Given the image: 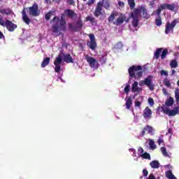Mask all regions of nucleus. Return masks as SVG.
<instances>
[{
  "label": "nucleus",
  "instance_id": "1",
  "mask_svg": "<svg viewBox=\"0 0 179 179\" xmlns=\"http://www.w3.org/2000/svg\"><path fill=\"white\" fill-rule=\"evenodd\" d=\"M65 16L73 19V17H76L78 14L73 10L66 9L64 13L62 14L60 18L58 16H55L50 20V23H52V31L57 37V36H61V32L59 31H66V20H65Z\"/></svg>",
  "mask_w": 179,
  "mask_h": 179
},
{
  "label": "nucleus",
  "instance_id": "2",
  "mask_svg": "<svg viewBox=\"0 0 179 179\" xmlns=\"http://www.w3.org/2000/svg\"><path fill=\"white\" fill-rule=\"evenodd\" d=\"M128 71L130 78L136 79V78H142V76H143L142 66H131Z\"/></svg>",
  "mask_w": 179,
  "mask_h": 179
},
{
  "label": "nucleus",
  "instance_id": "3",
  "mask_svg": "<svg viewBox=\"0 0 179 179\" xmlns=\"http://www.w3.org/2000/svg\"><path fill=\"white\" fill-rule=\"evenodd\" d=\"M163 113L166 114V115H169V117H174L177 115V113H179V107H175L173 109L170 110V108H166L165 106L162 107Z\"/></svg>",
  "mask_w": 179,
  "mask_h": 179
},
{
  "label": "nucleus",
  "instance_id": "4",
  "mask_svg": "<svg viewBox=\"0 0 179 179\" xmlns=\"http://www.w3.org/2000/svg\"><path fill=\"white\" fill-rule=\"evenodd\" d=\"M27 10L29 11V16H40V12L38 11V4L34 3L32 6L27 8Z\"/></svg>",
  "mask_w": 179,
  "mask_h": 179
},
{
  "label": "nucleus",
  "instance_id": "5",
  "mask_svg": "<svg viewBox=\"0 0 179 179\" xmlns=\"http://www.w3.org/2000/svg\"><path fill=\"white\" fill-rule=\"evenodd\" d=\"M90 41L87 43V47L90 48L92 51H94L97 48V43H96V38L94 37V34H91L89 35Z\"/></svg>",
  "mask_w": 179,
  "mask_h": 179
},
{
  "label": "nucleus",
  "instance_id": "6",
  "mask_svg": "<svg viewBox=\"0 0 179 179\" xmlns=\"http://www.w3.org/2000/svg\"><path fill=\"white\" fill-rule=\"evenodd\" d=\"M3 27H6L8 31H15V29H17V24L12 22V21L9 20H6L3 22V25H1Z\"/></svg>",
  "mask_w": 179,
  "mask_h": 179
},
{
  "label": "nucleus",
  "instance_id": "7",
  "mask_svg": "<svg viewBox=\"0 0 179 179\" xmlns=\"http://www.w3.org/2000/svg\"><path fill=\"white\" fill-rule=\"evenodd\" d=\"M69 27L74 31H80V30H82V27H83V21L80 19L76 22L74 26L72 24H69Z\"/></svg>",
  "mask_w": 179,
  "mask_h": 179
},
{
  "label": "nucleus",
  "instance_id": "8",
  "mask_svg": "<svg viewBox=\"0 0 179 179\" xmlns=\"http://www.w3.org/2000/svg\"><path fill=\"white\" fill-rule=\"evenodd\" d=\"M85 59L91 68H99L100 66V64H99V62L96 61L93 57L86 55Z\"/></svg>",
  "mask_w": 179,
  "mask_h": 179
},
{
  "label": "nucleus",
  "instance_id": "9",
  "mask_svg": "<svg viewBox=\"0 0 179 179\" xmlns=\"http://www.w3.org/2000/svg\"><path fill=\"white\" fill-rule=\"evenodd\" d=\"M124 22H129V20H127L125 14H120L116 20L113 22V24H115V26H120V24H122Z\"/></svg>",
  "mask_w": 179,
  "mask_h": 179
},
{
  "label": "nucleus",
  "instance_id": "10",
  "mask_svg": "<svg viewBox=\"0 0 179 179\" xmlns=\"http://www.w3.org/2000/svg\"><path fill=\"white\" fill-rule=\"evenodd\" d=\"M177 24V20H173L171 23L167 22L165 28V34H169L170 31H173L174 27Z\"/></svg>",
  "mask_w": 179,
  "mask_h": 179
},
{
  "label": "nucleus",
  "instance_id": "11",
  "mask_svg": "<svg viewBox=\"0 0 179 179\" xmlns=\"http://www.w3.org/2000/svg\"><path fill=\"white\" fill-rule=\"evenodd\" d=\"M102 7L103 3H101V1L98 2L94 12V15L95 16V17H99L100 15H103V13L101 12V10H103Z\"/></svg>",
  "mask_w": 179,
  "mask_h": 179
},
{
  "label": "nucleus",
  "instance_id": "12",
  "mask_svg": "<svg viewBox=\"0 0 179 179\" xmlns=\"http://www.w3.org/2000/svg\"><path fill=\"white\" fill-rule=\"evenodd\" d=\"M153 78V76H148V78H145L143 80V83L145 86H148V87L150 89V90H153L155 85L152 83V78Z\"/></svg>",
  "mask_w": 179,
  "mask_h": 179
},
{
  "label": "nucleus",
  "instance_id": "13",
  "mask_svg": "<svg viewBox=\"0 0 179 179\" xmlns=\"http://www.w3.org/2000/svg\"><path fill=\"white\" fill-rule=\"evenodd\" d=\"M146 131H148V134H150V135H153V132L155 129H153V127L152 126L147 124L141 131V136H145V134H146Z\"/></svg>",
  "mask_w": 179,
  "mask_h": 179
},
{
  "label": "nucleus",
  "instance_id": "14",
  "mask_svg": "<svg viewBox=\"0 0 179 179\" xmlns=\"http://www.w3.org/2000/svg\"><path fill=\"white\" fill-rule=\"evenodd\" d=\"M130 17L132 19H139L141 17V7L134 8L131 13Z\"/></svg>",
  "mask_w": 179,
  "mask_h": 179
},
{
  "label": "nucleus",
  "instance_id": "15",
  "mask_svg": "<svg viewBox=\"0 0 179 179\" xmlns=\"http://www.w3.org/2000/svg\"><path fill=\"white\" fill-rule=\"evenodd\" d=\"M143 116L145 120H150L152 118V109L147 106L143 110Z\"/></svg>",
  "mask_w": 179,
  "mask_h": 179
},
{
  "label": "nucleus",
  "instance_id": "16",
  "mask_svg": "<svg viewBox=\"0 0 179 179\" xmlns=\"http://www.w3.org/2000/svg\"><path fill=\"white\" fill-rule=\"evenodd\" d=\"M22 17L23 22H24L28 26L30 24V23H31V19H30L26 13V8H24L22 11Z\"/></svg>",
  "mask_w": 179,
  "mask_h": 179
},
{
  "label": "nucleus",
  "instance_id": "17",
  "mask_svg": "<svg viewBox=\"0 0 179 179\" xmlns=\"http://www.w3.org/2000/svg\"><path fill=\"white\" fill-rule=\"evenodd\" d=\"M159 6L161 7V9L162 10H164V9H168V10H174V9H176V4L174 3L170 4L166 3L164 4H161Z\"/></svg>",
  "mask_w": 179,
  "mask_h": 179
},
{
  "label": "nucleus",
  "instance_id": "18",
  "mask_svg": "<svg viewBox=\"0 0 179 179\" xmlns=\"http://www.w3.org/2000/svg\"><path fill=\"white\" fill-rule=\"evenodd\" d=\"M140 12L141 13H142L143 17H144V19H149V17H150V15H149V13H148V10L145 6H140Z\"/></svg>",
  "mask_w": 179,
  "mask_h": 179
},
{
  "label": "nucleus",
  "instance_id": "19",
  "mask_svg": "<svg viewBox=\"0 0 179 179\" xmlns=\"http://www.w3.org/2000/svg\"><path fill=\"white\" fill-rule=\"evenodd\" d=\"M131 92L132 93H139V92H142V88L138 87V82L134 81V83L131 85Z\"/></svg>",
  "mask_w": 179,
  "mask_h": 179
},
{
  "label": "nucleus",
  "instance_id": "20",
  "mask_svg": "<svg viewBox=\"0 0 179 179\" xmlns=\"http://www.w3.org/2000/svg\"><path fill=\"white\" fill-rule=\"evenodd\" d=\"M0 13L3 15L9 16V15H12V9L9 8L0 9Z\"/></svg>",
  "mask_w": 179,
  "mask_h": 179
},
{
  "label": "nucleus",
  "instance_id": "21",
  "mask_svg": "<svg viewBox=\"0 0 179 179\" xmlns=\"http://www.w3.org/2000/svg\"><path fill=\"white\" fill-rule=\"evenodd\" d=\"M117 16H118V12L117 11L112 12L108 18L109 23H112V22H114V20H115V17H117Z\"/></svg>",
  "mask_w": 179,
  "mask_h": 179
},
{
  "label": "nucleus",
  "instance_id": "22",
  "mask_svg": "<svg viewBox=\"0 0 179 179\" xmlns=\"http://www.w3.org/2000/svg\"><path fill=\"white\" fill-rule=\"evenodd\" d=\"M63 59L66 64H73V59H72V57L69 54L65 55Z\"/></svg>",
  "mask_w": 179,
  "mask_h": 179
},
{
  "label": "nucleus",
  "instance_id": "23",
  "mask_svg": "<svg viewBox=\"0 0 179 179\" xmlns=\"http://www.w3.org/2000/svg\"><path fill=\"white\" fill-rule=\"evenodd\" d=\"M173 104H174V98L170 96L168 99L166 100L165 106H166V107H171Z\"/></svg>",
  "mask_w": 179,
  "mask_h": 179
},
{
  "label": "nucleus",
  "instance_id": "24",
  "mask_svg": "<svg viewBox=\"0 0 179 179\" xmlns=\"http://www.w3.org/2000/svg\"><path fill=\"white\" fill-rule=\"evenodd\" d=\"M150 166L152 169H159V167H160V163L159 161L154 160L150 163Z\"/></svg>",
  "mask_w": 179,
  "mask_h": 179
},
{
  "label": "nucleus",
  "instance_id": "25",
  "mask_svg": "<svg viewBox=\"0 0 179 179\" xmlns=\"http://www.w3.org/2000/svg\"><path fill=\"white\" fill-rule=\"evenodd\" d=\"M86 20L87 22H90L92 26H96V24H97V21H96V18L92 16L87 17Z\"/></svg>",
  "mask_w": 179,
  "mask_h": 179
},
{
  "label": "nucleus",
  "instance_id": "26",
  "mask_svg": "<svg viewBox=\"0 0 179 179\" xmlns=\"http://www.w3.org/2000/svg\"><path fill=\"white\" fill-rule=\"evenodd\" d=\"M51 58L50 57H45L43 59V61L41 63V68H45V66H47V65H48V64H50V61Z\"/></svg>",
  "mask_w": 179,
  "mask_h": 179
},
{
  "label": "nucleus",
  "instance_id": "27",
  "mask_svg": "<svg viewBox=\"0 0 179 179\" xmlns=\"http://www.w3.org/2000/svg\"><path fill=\"white\" fill-rule=\"evenodd\" d=\"M162 51H163V48H157L154 54V59H159L160 57V54H162Z\"/></svg>",
  "mask_w": 179,
  "mask_h": 179
},
{
  "label": "nucleus",
  "instance_id": "28",
  "mask_svg": "<svg viewBox=\"0 0 179 179\" xmlns=\"http://www.w3.org/2000/svg\"><path fill=\"white\" fill-rule=\"evenodd\" d=\"M166 177L169 179H177V178L173 174V171H167L165 173Z\"/></svg>",
  "mask_w": 179,
  "mask_h": 179
},
{
  "label": "nucleus",
  "instance_id": "29",
  "mask_svg": "<svg viewBox=\"0 0 179 179\" xmlns=\"http://www.w3.org/2000/svg\"><path fill=\"white\" fill-rule=\"evenodd\" d=\"M131 106H132V98L129 96L126 101V108H127V110H129Z\"/></svg>",
  "mask_w": 179,
  "mask_h": 179
},
{
  "label": "nucleus",
  "instance_id": "30",
  "mask_svg": "<svg viewBox=\"0 0 179 179\" xmlns=\"http://www.w3.org/2000/svg\"><path fill=\"white\" fill-rule=\"evenodd\" d=\"M102 3V6L103 5V7L105 8V9L109 10L110 9V2L108 1V0H102V1H101Z\"/></svg>",
  "mask_w": 179,
  "mask_h": 179
},
{
  "label": "nucleus",
  "instance_id": "31",
  "mask_svg": "<svg viewBox=\"0 0 179 179\" xmlns=\"http://www.w3.org/2000/svg\"><path fill=\"white\" fill-rule=\"evenodd\" d=\"M62 63V56L59 55L55 58V60L54 62V65H57Z\"/></svg>",
  "mask_w": 179,
  "mask_h": 179
},
{
  "label": "nucleus",
  "instance_id": "32",
  "mask_svg": "<svg viewBox=\"0 0 179 179\" xmlns=\"http://www.w3.org/2000/svg\"><path fill=\"white\" fill-rule=\"evenodd\" d=\"M163 84L166 87H171V83H170V80H169V78H167L164 79Z\"/></svg>",
  "mask_w": 179,
  "mask_h": 179
},
{
  "label": "nucleus",
  "instance_id": "33",
  "mask_svg": "<svg viewBox=\"0 0 179 179\" xmlns=\"http://www.w3.org/2000/svg\"><path fill=\"white\" fill-rule=\"evenodd\" d=\"M131 24L133 27H138V26L139 25V18H133Z\"/></svg>",
  "mask_w": 179,
  "mask_h": 179
},
{
  "label": "nucleus",
  "instance_id": "34",
  "mask_svg": "<svg viewBox=\"0 0 179 179\" xmlns=\"http://www.w3.org/2000/svg\"><path fill=\"white\" fill-rule=\"evenodd\" d=\"M140 157H143V159H145L147 160H150V154L148 153L147 152L141 155Z\"/></svg>",
  "mask_w": 179,
  "mask_h": 179
},
{
  "label": "nucleus",
  "instance_id": "35",
  "mask_svg": "<svg viewBox=\"0 0 179 179\" xmlns=\"http://www.w3.org/2000/svg\"><path fill=\"white\" fill-rule=\"evenodd\" d=\"M170 66L171 68H177V66H178V63L177 62V60L173 59L171 61Z\"/></svg>",
  "mask_w": 179,
  "mask_h": 179
},
{
  "label": "nucleus",
  "instance_id": "36",
  "mask_svg": "<svg viewBox=\"0 0 179 179\" xmlns=\"http://www.w3.org/2000/svg\"><path fill=\"white\" fill-rule=\"evenodd\" d=\"M167 54H169V50L167 49H164L161 55V58L162 59H164V58H166V57H167Z\"/></svg>",
  "mask_w": 179,
  "mask_h": 179
},
{
  "label": "nucleus",
  "instance_id": "37",
  "mask_svg": "<svg viewBox=\"0 0 179 179\" xmlns=\"http://www.w3.org/2000/svg\"><path fill=\"white\" fill-rule=\"evenodd\" d=\"M127 2L130 6V9H134L135 8V0H127Z\"/></svg>",
  "mask_w": 179,
  "mask_h": 179
},
{
  "label": "nucleus",
  "instance_id": "38",
  "mask_svg": "<svg viewBox=\"0 0 179 179\" xmlns=\"http://www.w3.org/2000/svg\"><path fill=\"white\" fill-rule=\"evenodd\" d=\"M106 61H107V55H103L101 57H99V62L101 64H106Z\"/></svg>",
  "mask_w": 179,
  "mask_h": 179
},
{
  "label": "nucleus",
  "instance_id": "39",
  "mask_svg": "<svg viewBox=\"0 0 179 179\" xmlns=\"http://www.w3.org/2000/svg\"><path fill=\"white\" fill-rule=\"evenodd\" d=\"M53 13L52 11H49L48 13L45 15V20H50L51 19V17L52 16Z\"/></svg>",
  "mask_w": 179,
  "mask_h": 179
},
{
  "label": "nucleus",
  "instance_id": "40",
  "mask_svg": "<svg viewBox=\"0 0 179 179\" xmlns=\"http://www.w3.org/2000/svg\"><path fill=\"white\" fill-rule=\"evenodd\" d=\"M148 144H149L150 149H152V150L156 149V145H155V141L150 140Z\"/></svg>",
  "mask_w": 179,
  "mask_h": 179
},
{
  "label": "nucleus",
  "instance_id": "41",
  "mask_svg": "<svg viewBox=\"0 0 179 179\" xmlns=\"http://www.w3.org/2000/svg\"><path fill=\"white\" fill-rule=\"evenodd\" d=\"M155 24L156 26L160 27L162 24V17H159V18L155 19Z\"/></svg>",
  "mask_w": 179,
  "mask_h": 179
},
{
  "label": "nucleus",
  "instance_id": "42",
  "mask_svg": "<svg viewBox=\"0 0 179 179\" xmlns=\"http://www.w3.org/2000/svg\"><path fill=\"white\" fill-rule=\"evenodd\" d=\"M175 99L176 103H179V89H176L175 91Z\"/></svg>",
  "mask_w": 179,
  "mask_h": 179
},
{
  "label": "nucleus",
  "instance_id": "43",
  "mask_svg": "<svg viewBox=\"0 0 179 179\" xmlns=\"http://www.w3.org/2000/svg\"><path fill=\"white\" fill-rule=\"evenodd\" d=\"M161 152L164 156H169V153L167 152V150H166V148L162 147L161 148Z\"/></svg>",
  "mask_w": 179,
  "mask_h": 179
},
{
  "label": "nucleus",
  "instance_id": "44",
  "mask_svg": "<svg viewBox=\"0 0 179 179\" xmlns=\"http://www.w3.org/2000/svg\"><path fill=\"white\" fill-rule=\"evenodd\" d=\"M55 72L59 73V72H61V66L59 64H55Z\"/></svg>",
  "mask_w": 179,
  "mask_h": 179
},
{
  "label": "nucleus",
  "instance_id": "45",
  "mask_svg": "<svg viewBox=\"0 0 179 179\" xmlns=\"http://www.w3.org/2000/svg\"><path fill=\"white\" fill-rule=\"evenodd\" d=\"M124 90V93H126V94H129V91L131 90V85H126Z\"/></svg>",
  "mask_w": 179,
  "mask_h": 179
},
{
  "label": "nucleus",
  "instance_id": "46",
  "mask_svg": "<svg viewBox=\"0 0 179 179\" xmlns=\"http://www.w3.org/2000/svg\"><path fill=\"white\" fill-rule=\"evenodd\" d=\"M162 10H163L162 9V8L160 7V6L158 7V8L156 10V13L157 15L159 16V17H160V13H162Z\"/></svg>",
  "mask_w": 179,
  "mask_h": 179
},
{
  "label": "nucleus",
  "instance_id": "47",
  "mask_svg": "<svg viewBox=\"0 0 179 179\" xmlns=\"http://www.w3.org/2000/svg\"><path fill=\"white\" fill-rule=\"evenodd\" d=\"M142 105V102L139 101H136L134 102V106L135 107H138V108H141V106Z\"/></svg>",
  "mask_w": 179,
  "mask_h": 179
},
{
  "label": "nucleus",
  "instance_id": "48",
  "mask_svg": "<svg viewBox=\"0 0 179 179\" xmlns=\"http://www.w3.org/2000/svg\"><path fill=\"white\" fill-rule=\"evenodd\" d=\"M143 152H144L143 148H142V147H139L138 149V155H140V156L141 155H143Z\"/></svg>",
  "mask_w": 179,
  "mask_h": 179
},
{
  "label": "nucleus",
  "instance_id": "49",
  "mask_svg": "<svg viewBox=\"0 0 179 179\" xmlns=\"http://www.w3.org/2000/svg\"><path fill=\"white\" fill-rule=\"evenodd\" d=\"M160 73H161L162 76H163V75L164 76H169V73L164 70H162Z\"/></svg>",
  "mask_w": 179,
  "mask_h": 179
},
{
  "label": "nucleus",
  "instance_id": "50",
  "mask_svg": "<svg viewBox=\"0 0 179 179\" xmlns=\"http://www.w3.org/2000/svg\"><path fill=\"white\" fill-rule=\"evenodd\" d=\"M148 103L150 106H153V104H155V101H153V98H149Z\"/></svg>",
  "mask_w": 179,
  "mask_h": 179
},
{
  "label": "nucleus",
  "instance_id": "51",
  "mask_svg": "<svg viewBox=\"0 0 179 179\" xmlns=\"http://www.w3.org/2000/svg\"><path fill=\"white\" fill-rule=\"evenodd\" d=\"M143 174L144 177H148V174H149V172L146 169L143 170Z\"/></svg>",
  "mask_w": 179,
  "mask_h": 179
},
{
  "label": "nucleus",
  "instance_id": "52",
  "mask_svg": "<svg viewBox=\"0 0 179 179\" xmlns=\"http://www.w3.org/2000/svg\"><path fill=\"white\" fill-rule=\"evenodd\" d=\"M94 2H95V0H88L87 5H88V6H90V5H93Z\"/></svg>",
  "mask_w": 179,
  "mask_h": 179
},
{
  "label": "nucleus",
  "instance_id": "53",
  "mask_svg": "<svg viewBox=\"0 0 179 179\" xmlns=\"http://www.w3.org/2000/svg\"><path fill=\"white\" fill-rule=\"evenodd\" d=\"M147 179H156V177L155 175H153V173H150Z\"/></svg>",
  "mask_w": 179,
  "mask_h": 179
},
{
  "label": "nucleus",
  "instance_id": "54",
  "mask_svg": "<svg viewBox=\"0 0 179 179\" xmlns=\"http://www.w3.org/2000/svg\"><path fill=\"white\" fill-rule=\"evenodd\" d=\"M69 5H75V1L73 0H67Z\"/></svg>",
  "mask_w": 179,
  "mask_h": 179
},
{
  "label": "nucleus",
  "instance_id": "55",
  "mask_svg": "<svg viewBox=\"0 0 179 179\" xmlns=\"http://www.w3.org/2000/svg\"><path fill=\"white\" fill-rule=\"evenodd\" d=\"M158 144L159 145H162V143H163L164 142V141H163V139H161L160 138L158 139L157 141Z\"/></svg>",
  "mask_w": 179,
  "mask_h": 179
},
{
  "label": "nucleus",
  "instance_id": "56",
  "mask_svg": "<svg viewBox=\"0 0 179 179\" xmlns=\"http://www.w3.org/2000/svg\"><path fill=\"white\" fill-rule=\"evenodd\" d=\"M2 38H5V36H3V33L0 31V40H2Z\"/></svg>",
  "mask_w": 179,
  "mask_h": 179
},
{
  "label": "nucleus",
  "instance_id": "57",
  "mask_svg": "<svg viewBox=\"0 0 179 179\" xmlns=\"http://www.w3.org/2000/svg\"><path fill=\"white\" fill-rule=\"evenodd\" d=\"M168 134H170L171 135H173V129L169 128L168 129Z\"/></svg>",
  "mask_w": 179,
  "mask_h": 179
},
{
  "label": "nucleus",
  "instance_id": "58",
  "mask_svg": "<svg viewBox=\"0 0 179 179\" xmlns=\"http://www.w3.org/2000/svg\"><path fill=\"white\" fill-rule=\"evenodd\" d=\"M119 6H124V3L123 1H118Z\"/></svg>",
  "mask_w": 179,
  "mask_h": 179
},
{
  "label": "nucleus",
  "instance_id": "59",
  "mask_svg": "<svg viewBox=\"0 0 179 179\" xmlns=\"http://www.w3.org/2000/svg\"><path fill=\"white\" fill-rule=\"evenodd\" d=\"M4 22L5 21L3 20L2 17H0V24H1V26H3V22Z\"/></svg>",
  "mask_w": 179,
  "mask_h": 179
},
{
  "label": "nucleus",
  "instance_id": "60",
  "mask_svg": "<svg viewBox=\"0 0 179 179\" xmlns=\"http://www.w3.org/2000/svg\"><path fill=\"white\" fill-rule=\"evenodd\" d=\"M162 92H163L164 94H167V90H166V88H163Z\"/></svg>",
  "mask_w": 179,
  "mask_h": 179
},
{
  "label": "nucleus",
  "instance_id": "61",
  "mask_svg": "<svg viewBox=\"0 0 179 179\" xmlns=\"http://www.w3.org/2000/svg\"><path fill=\"white\" fill-rule=\"evenodd\" d=\"M143 85H145V83H143V80H141V81L139 83V86H143Z\"/></svg>",
  "mask_w": 179,
  "mask_h": 179
},
{
  "label": "nucleus",
  "instance_id": "62",
  "mask_svg": "<svg viewBox=\"0 0 179 179\" xmlns=\"http://www.w3.org/2000/svg\"><path fill=\"white\" fill-rule=\"evenodd\" d=\"M176 73V70H173L172 73Z\"/></svg>",
  "mask_w": 179,
  "mask_h": 179
},
{
  "label": "nucleus",
  "instance_id": "63",
  "mask_svg": "<svg viewBox=\"0 0 179 179\" xmlns=\"http://www.w3.org/2000/svg\"><path fill=\"white\" fill-rule=\"evenodd\" d=\"M177 85H178V86H179V80L177 82Z\"/></svg>",
  "mask_w": 179,
  "mask_h": 179
},
{
  "label": "nucleus",
  "instance_id": "64",
  "mask_svg": "<svg viewBox=\"0 0 179 179\" xmlns=\"http://www.w3.org/2000/svg\"><path fill=\"white\" fill-rule=\"evenodd\" d=\"M46 1V2H48L50 0H45Z\"/></svg>",
  "mask_w": 179,
  "mask_h": 179
}]
</instances>
